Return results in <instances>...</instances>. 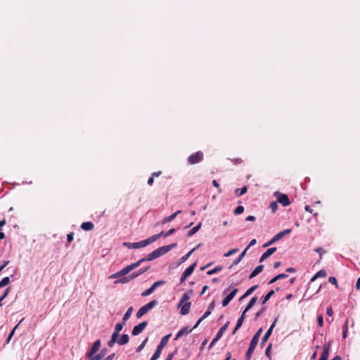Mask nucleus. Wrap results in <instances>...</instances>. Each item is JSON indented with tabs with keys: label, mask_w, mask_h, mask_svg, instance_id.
<instances>
[{
	"label": "nucleus",
	"mask_w": 360,
	"mask_h": 360,
	"mask_svg": "<svg viewBox=\"0 0 360 360\" xmlns=\"http://www.w3.org/2000/svg\"><path fill=\"white\" fill-rule=\"evenodd\" d=\"M247 190H248L247 186H243L240 188L236 189L235 193L237 196H240V195L245 194L247 192Z\"/></svg>",
	"instance_id": "obj_31"
},
{
	"label": "nucleus",
	"mask_w": 360,
	"mask_h": 360,
	"mask_svg": "<svg viewBox=\"0 0 360 360\" xmlns=\"http://www.w3.org/2000/svg\"><path fill=\"white\" fill-rule=\"evenodd\" d=\"M229 322L227 321L219 330V331L217 332L216 336L217 338H219V339L221 338V336L223 335L224 333L225 332V330L227 329L228 326H229Z\"/></svg>",
	"instance_id": "obj_25"
},
{
	"label": "nucleus",
	"mask_w": 360,
	"mask_h": 360,
	"mask_svg": "<svg viewBox=\"0 0 360 360\" xmlns=\"http://www.w3.org/2000/svg\"><path fill=\"white\" fill-rule=\"evenodd\" d=\"M202 243L198 244L196 247L190 250L188 253H186L184 256L181 257L180 259V262L183 263L186 262L190 256L193 254V252L196 250L198 248L201 246Z\"/></svg>",
	"instance_id": "obj_16"
},
{
	"label": "nucleus",
	"mask_w": 360,
	"mask_h": 360,
	"mask_svg": "<svg viewBox=\"0 0 360 360\" xmlns=\"http://www.w3.org/2000/svg\"><path fill=\"white\" fill-rule=\"evenodd\" d=\"M123 245H124V246H125L129 249H136V248H143V247H146V246L150 245V241L147 238L146 240H141V241L136 242V243L124 242L123 243Z\"/></svg>",
	"instance_id": "obj_4"
},
{
	"label": "nucleus",
	"mask_w": 360,
	"mask_h": 360,
	"mask_svg": "<svg viewBox=\"0 0 360 360\" xmlns=\"http://www.w3.org/2000/svg\"><path fill=\"white\" fill-rule=\"evenodd\" d=\"M272 344H269L268 347L266 349L265 354L268 358H271V349Z\"/></svg>",
	"instance_id": "obj_52"
},
{
	"label": "nucleus",
	"mask_w": 360,
	"mask_h": 360,
	"mask_svg": "<svg viewBox=\"0 0 360 360\" xmlns=\"http://www.w3.org/2000/svg\"><path fill=\"white\" fill-rule=\"evenodd\" d=\"M271 333V330H267V331L265 333L264 335L262 338L261 345H264V344L268 340Z\"/></svg>",
	"instance_id": "obj_32"
},
{
	"label": "nucleus",
	"mask_w": 360,
	"mask_h": 360,
	"mask_svg": "<svg viewBox=\"0 0 360 360\" xmlns=\"http://www.w3.org/2000/svg\"><path fill=\"white\" fill-rule=\"evenodd\" d=\"M221 269H222L221 266H217L214 267L213 269L208 271L207 274L208 275H212L214 274H217V273L219 272Z\"/></svg>",
	"instance_id": "obj_39"
},
{
	"label": "nucleus",
	"mask_w": 360,
	"mask_h": 360,
	"mask_svg": "<svg viewBox=\"0 0 360 360\" xmlns=\"http://www.w3.org/2000/svg\"><path fill=\"white\" fill-rule=\"evenodd\" d=\"M181 212V210H177L176 212H175L174 213H173L172 214H171L170 216L167 217H165L162 219V224H165L167 222H169V221H172L173 219H174L176 216L180 214Z\"/></svg>",
	"instance_id": "obj_18"
},
{
	"label": "nucleus",
	"mask_w": 360,
	"mask_h": 360,
	"mask_svg": "<svg viewBox=\"0 0 360 360\" xmlns=\"http://www.w3.org/2000/svg\"><path fill=\"white\" fill-rule=\"evenodd\" d=\"M94 227V225L91 221L83 222L81 225V229L84 231H91Z\"/></svg>",
	"instance_id": "obj_19"
},
{
	"label": "nucleus",
	"mask_w": 360,
	"mask_h": 360,
	"mask_svg": "<svg viewBox=\"0 0 360 360\" xmlns=\"http://www.w3.org/2000/svg\"><path fill=\"white\" fill-rule=\"evenodd\" d=\"M10 283V278L8 276L4 277L1 281H0V288H4V286L7 285Z\"/></svg>",
	"instance_id": "obj_38"
},
{
	"label": "nucleus",
	"mask_w": 360,
	"mask_h": 360,
	"mask_svg": "<svg viewBox=\"0 0 360 360\" xmlns=\"http://www.w3.org/2000/svg\"><path fill=\"white\" fill-rule=\"evenodd\" d=\"M193 329H194V328H193L192 329H188V326L181 328L176 335L174 340H177L178 338H179L180 337H181L184 335L188 334L189 333H191Z\"/></svg>",
	"instance_id": "obj_15"
},
{
	"label": "nucleus",
	"mask_w": 360,
	"mask_h": 360,
	"mask_svg": "<svg viewBox=\"0 0 360 360\" xmlns=\"http://www.w3.org/2000/svg\"><path fill=\"white\" fill-rule=\"evenodd\" d=\"M162 353V350L159 349V348L157 347L155 352H154L153 355L150 358V360H157L160 358Z\"/></svg>",
	"instance_id": "obj_36"
},
{
	"label": "nucleus",
	"mask_w": 360,
	"mask_h": 360,
	"mask_svg": "<svg viewBox=\"0 0 360 360\" xmlns=\"http://www.w3.org/2000/svg\"><path fill=\"white\" fill-rule=\"evenodd\" d=\"M327 276V272L325 269L319 271L311 279V281H314L318 278H324Z\"/></svg>",
	"instance_id": "obj_21"
},
{
	"label": "nucleus",
	"mask_w": 360,
	"mask_h": 360,
	"mask_svg": "<svg viewBox=\"0 0 360 360\" xmlns=\"http://www.w3.org/2000/svg\"><path fill=\"white\" fill-rule=\"evenodd\" d=\"M258 341H259V339H257V338L252 337V338L250 341L249 347L255 349L258 343Z\"/></svg>",
	"instance_id": "obj_40"
},
{
	"label": "nucleus",
	"mask_w": 360,
	"mask_h": 360,
	"mask_svg": "<svg viewBox=\"0 0 360 360\" xmlns=\"http://www.w3.org/2000/svg\"><path fill=\"white\" fill-rule=\"evenodd\" d=\"M196 264H197V263L194 262L193 264H191V266H189L188 268L186 269V270L184 271V273L182 274V275L180 278L181 283H183L186 280V278L190 275L192 274V273L193 272V271L196 266Z\"/></svg>",
	"instance_id": "obj_7"
},
{
	"label": "nucleus",
	"mask_w": 360,
	"mask_h": 360,
	"mask_svg": "<svg viewBox=\"0 0 360 360\" xmlns=\"http://www.w3.org/2000/svg\"><path fill=\"white\" fill-rule=\"evenodd\" d=\"M318 324L320 327L323 326V318L322 315H319L317 318Z\"/></svg>",
	"instance_id": "obj_56"
},
{
	"label": "nucleus",
	"mask_w": 360,
	"mask_h": 360,
	"mask_svg": "<svg viewBox=\"0 0 360 360\" xmlns=\"http://www.w3.org/2000/svg\"><path fill=\"white\" fill-rule=\"evenodd\" d=\"M101 342L100 340H97L96 341H95L94 342L91 349L86 353V356H94L96 353L99 350V349L101 347Z\"/></svg>",
	"instance_id": "obj_9"
},
{
	"label": "nucleus",
	"mask_w": 360,
	"mask_h": 360,
	"mask_svg": "<svg viewBox=\"0 0 360 360\" xmlns=\"http://www.w3.org/2000/svg\"><path fill=\"white\" fill-rule=\"evenodd\" d=\"M212 185L218 189L219 193L221 192V190H220L219 184V183L216 180H213L212 181Z\"/></svg>",
	"instance_id": "obj_61"
},
{
	"label": "nucleus",
	"mask_w": 360,
	"mask_h": 360,
	"mask_svg": "<svg viewBox=\"0 0 360 360\" xmlns=\"http://www.w3.org/2000/svg\"><path fill=\"white\" fill-rule=\"evenodd\" d=\"M238 292L237 288H234L222 301V306L226 307L233 300Z\"/></svg>",
	"instance_id": "obj_11"
},
{
	"label": "nucleus",
	"mask_w": 360,
	"mask_h": 360,
	"mask_svg": "<svg viewBox=\"0 0 360 360\" xmlns=\"http://www.w3.org/2000/svg\"><path fill=\"white\" fill-rule=\"evenodd\" d=\"M171 335H172V334H168V335L164 336L161 339V341L157 347L159 348V349L162 350V349L167 345Z\"/></svg>",
	"instance_id": "obj_14"
},
{
	"label": "nucleus",
	"mask_w": 360,
	"mask_h": 360,
	"mask_svg": "<svg viewBox=\"0 0 360 360\" xmlns=\"http://www.w3.org/2000/svg\"><path fill=\"white\" fill-rule=\"evenodd\" d=\"M105 349H102L100 353L94 355V360H101L105 356Z\"/></svg>",
	"instance_id": "obj_37"
},
{
	"label": "nucleus",
	"mask_w": 360,
	"mask_h": 360,
	"mask_svg": "<svg viewBox=\"0 0 360 360\" xmlns=\"http://www.w3.org/2000/svg\"><path fill=\"white\" fill-rule=\"evenodd\" d=\"M257 300V297H253L251 298V300H250L249 303L248 304L247 307H245V311H248L250 310L256 303Z\"/></svg>",
	"instance_id": "obj_29"
},
{
	"label": "nucleus",
	"mask_w": 360,
	"mask_h": 360,
	"mask_svg": "<svg viewBox=\"0 0 360 360\" xmlns=\"http://www.w3.org/2000/svg\"><path fill=\"white\" fill-rule=\"evenodd\" d=\"M211 311L210 310H207V311L205 312V314L202 315V316H201L198 320V321L196 322V323L195 324V326H193V328H196L198 325L205 319L207 318L210 314H211Z\"/></svg>",
	"instance_id": "obj_26"
},
{
	"label": "nucleus",
	"mask_w": 360,
	"mask_h": 360,
	"mask_svg": "<svg viewBox=\"0 0 360 360\" xmlns=\"http://www.w3.org/2000/svg\"><path fill=\"white\" fill-rule=\"evenodd\" d=\"M155 289L153 288L152 286H150L148 289H147L146 290L143 291L142 293H141V295L143 297H145V296H148V295H151L153 292H154Z\"/></svg>",
	"instance_id": "obj_42"
},
{
	"label": "nucleus",
	"mask_w": 360,
	"mask_h": 360,
	"mask_svg": "<svg viewBox=\"0 0 360 360\" xmlns=\"http://www.w3.org/2000/svg\"><path fill=\"white\" fill-rule=\"evenodd\" d=\"M330 348V342H328V344H326L323 346V352L321 353L319 360H328Z\"/></svg>",
	"instance_id": "obj_12"
},
{
	"label": "nucleus",
	"mask_w": 360,
	"mask_h": 360,
	"mask_svg": "<svg viewBox=\"0 0 360 360\" xmlns=\"http://www.w3.org/2000/svg\"><path fill=\"white\" fill-rule=\"evenodd\" d=\"M132 311H133V307H130L127 311H126V313L124 314V315L122 317V321L126 322L131 316V314H132Z\"/></svg>",
	"instance_id": "obj_28"
},
{
	"label": "nucleus",
	"mask_w": 360,
	"mask_h": 360,
	"mask_svg": "<svg viewBox=\"0 0 360 360\" xmlns=\"http://www.w3.org/2000/svg\"><path fill=\"white\" fill-rule=\"evenodd\" d=\"M147 325L148 323L146 321H143L142 323L138 324L137 326L134 327L131 331V334L134 336L138 335L139 334L142 333V331L146 328Z\"/></svg>",
	"instance_id": "obj_10"
},
{
	"label": "nucleus",
	"mask_w": 360,
	"mask_h": 360,
	"mask_svg": "<svg viewBox=\"0 0 360 360\" xmlns=\"http://www.w3.org/2000/svg\"><path fill=\"white\" fill-rule=\"evenodd\" d=\"M326 314L329 316H333V308L332 307H328L326 309Z\"/></svg>",
	"instance_id": "obj_58"
},
{
	"label": "nucleus",
	"mask_w": 360,
	"mask_h": 360,
	"mask_svg": "<svg viewBox=\"0 0 360 360\" xmlns=\"http://www.w3.org/2000/svg\"><path fill=\"white\" fill-rule=\"evenodd\" d=\"M158 257H158V254L156 253V250H155L154 251H153L152 252L148 254L146 257L139 259V261H137L135 263H132V264L127 266L126 267H124L122 270H120V271L116 272L115 274H113L111 276H110L109 278H117L119 276L127 275L131 271H132L134 269H136L138 266H139L142 262H143L145 261H152V260H154V259H157Z\"/></svg>",
	"instance_id": "obj_1"
},
{
	"label": "nucleus",
	"mask_w": 360,
	"mask_h": 360,
	"mask_svg": "<svg viewBox=\"0 0 360 360\" xmlns=\"http://www.w3.org/2000/svg\"><path fill=\"white\" fill-rule=\"evenodd\" d=\"M244 212V207L243 206H238L233 211L234 214L238 215Z\"/></svg>",
	"instance_id": "obj_45"
},
{
	"label": "nucleus",
	"mask_w": 360,
	"mask_h": 360,
	"mask_svg": "<svg viewBox=\"0 0 360 360\" xmlns=\"http://www.w3.org/2000/svg\"><path fill=\"white\" fill-rule=\"evenodd\" d=\"M258 285H255L247 290V291L245 292V296H249L256 289H257Z\"/></svg>",
	"instance_id": "obj_41"
},
{
	"label": "nucleus",
	"mask_w": 360,
	"mask_h": 360,
	"mask_svg": "<svg viewBox=\"0 0 360 360\" xmlns=\"http://www.w3.org/2000/svg\"><path fill=\"white\" fill-rule=\"evenodd\" d=\"M129 337L127 334L122 335L121 338L118 340L117 343L120 345H124L129 342Z\"/></svg>",
	"instance_id": "obj_22"
},
{
	"label": "nucleus",
	"mask_w": 360,
	"mask_h": 360,
	"mask_svg": "<svg viewBox=\"0 0 360 360\" xmlns=\"http://www.w3.org/2000/svg\"><path fill=\"white\" fill-rule=\"evenodd\" d=\"M263 269H264V265L261 264V265L257 266L252 271V273L249 276V278L251 279V278L255 277L256 276H257L259 274H260L263 271Z\"/></svg>",
	"instance_id": "obj_17"
},
{
	"label": "nucleus",
	"mask_w": 360,
	"mask_h": 360,
	"mask_svg": "<svg viewBox=\"0 0 360 360\" xmlns=\"http://www.w3.org/2000/svg\"><path fill=\"white\" fill-rule=\"evenodd\" d=\"M270 209L273 212H275L278 209L277 202H271L269 205Z\"/></svg>",
	"instance_id": "obj_50"
},
{
	"label": "nucleus",
	"mask_w": 360,
	"mask_h": 360,
	"mask_svg": "<svg viewBox=\"0 0 360 360\" xmlns=\"http://www.w3.org/2000/svg\"><path fill=\"white\" fill-rule=\"evenodd\" d=\"M262 332V328H259L257 333L254 335V338H257V339L259 340V338H260V335H261V333Z\"/></svg>",
	"instance_id": "obj_63"
},
{
	"label": "nucleus",
	"mask_w": 360,
	"mask_h": 360,
	"mask_svg": "<svg viewBox=\"0 0 360 360\" xmlns=\"http://www.w3.org/2000/svg\"><path fill=\"white\" fill-rule=\"evenodd\" d=\"M158 304V301L156 300H152L150 302L147 303L144 305V307L146 308L148 311L150 310L152 308L155 307Z\"/></svg>",
	"instance_id": "obj_30"
},
{
	"label": "nucleus",
	"mask_w": 360,
	"mask_h": 360,
	"mask_svg": "<svg viewBox=\"0 0 360 360\" xmlns=\"http://www.w3.org/2000/svg\"><path fill=\"white\" fill-rule=\"evenodd\" d=\"M356 289L358 291H360V277L357 279L356 283Z\"/></svg>",
	"instance_id": "obj_64"
},
{
	"label": "nucleus",
	"mask_w": 360,
	"mask_h": 360,
	"mask_svg": "<svg viewBox=\"0 0 360 360\" xmlns=\"http://www.w3.org/2000/svg\"><path fill=\"white\" fill-rule=\"evenodd\" d=\"M175 229L172 228L171 229H169L167 233H165V237H167L172 234H173L174 232H175Z\"/></svg>",
	"instance_id": "obj_60"
},
{
	"label": "nucleus",
	"mask_w": 360,
	"mask_h": 360,
	"mask_svg": "<svg viewBox=\"0 0 360 360\" xmlns=\"http://www.w3.org/2000/svg\"><path fill=\"white\" fill-rule=\"evenodd\" d=\"M276 251V248H271L266 250L259 259V262H262L264 259L270 257Z\"/></svg>",
	"instance_id": "obj_13"
},
{
	"label": "nucleus",
	"mask_w": 360,
	"mask_h": 360,
	"mask_svg": "<svg viewBox=\"0 0 360 360\" xmlns=\"http://www.w3.org/2000/svg\"><path fill=\"white\" fill-rule=\"evenodd\" d=\"M191 302H186L183 304L181 309V314L182 315H186L189 313L190 308H191Z\"/></svg>",
	"instance_id": "obj_20"
},
{
	"label": "nucleus",
	"mask_w": 360,
	"mask_h": 360,
	"mask_svg": "<svg viewBox=\"0 0 360 360\" xmlns=\"http://www.w3.org/2000/svg\"><path fill=\"white\" fill-rule=\"evenodd\" d=\"M248 249V247H246V248L240 253V255L238 256L239 259H243V258L245 257L246 252Z\"/></svg>",
	"instance_id": "obj_62"
},
{
	"label": "nucleus",
	"mask_w": 360,
	"mask_h": 360,
	"mask_svg": "<svg viewBox=\"0 0 360 360\" xmlns=\"http://www.w3.org/2000/svg\"><path fill=\"white\" fill-rule=\"evenodd\" d=\"M148 269H149V266L143 267V268L140 269L137 271H134V273L129 275L128 276H124L125 275L119 276L118 278H120V280L115 281V283H129L134 278H135L138 277L139 276H140L141 274L145 273L146 271H148Z\"/></svg>",
	"instance_id": "obj_2"
},
{
	"label": "nucleus",
	"mask_w": 360,
	"mask_h": 360,
	"mask_svg": "<svg viewBox=\"0 0 360 360\" xmlns=\"http://www.w3.org/2000/svg\"><path fill=\"white\" fill-rule=\"evenodd\" d=\"M328 282L330 283L331 284L335 285L336 288H338V285L335 277L330 276L328 278Z\"/></svg>",
	"instance_id": "obj_49"
},
{
	"label": "nucleus",
	"mask_w": 360,
	"mask_h": 360,
	"mask_svg": "<svg viewBox=\"0 0 360 360\" xmlns=\"http://www.w3.org/2000/svg\"><path fill=\"white\" fill-rule=\"evenodd\" d=\"M147 341H148V338H146L145 340H143V342L136 348V352H140L145 347Z\"/></svg>",
	"instance_id": "obj_51"
},
{
	"label": "nucleus",
	"mask_w": 360,
	"mask_h": 360,
	"mask_svg": "<svg viewBox=\"0 0 360 360\" xmlns=\"http://www.w3.org/2000/svg\"><path fill=\"white\" fill-rule=\"evenodd\" d=\"M347 324H348V321H346L345 325H344V328H343V338H345L346 336H347V330H348V326H347Z\"/></svg>",
	"instance_id": "obj_54"
},
{
	"label": "nucleus",
	"mask_w": 360,
	"mask_h": 360,
	"mask_svg": "<svg viewBox=\"0 0 360 360\" xmlns=\"http://www.w3.org/2000/svg\"><path fill=\"white\" fill-rule=\"evenodd\" d=\"M243 321L244 319H243V318H239L238 319L236 326L233 331V334H234L236 332V330H238L239 328L242 326Z\"/></svg>",
	"instance_id": "obj_43"
},
{
	"label": "nucleus",
	"mask_w": 360,
	"mask_h": 360,
	"mask_svg": "<svg viewBox=\"0 0 360 360\" xmlns=\"http://www.w3.org/2000/svg\"><path fill=\"white\" fill-rule=\"evenodd\" d=\"M190 299V296L188 293H184L181 298L179 305H181L185 302L188 301Z\"/></svg>",
	"instance_id": "obj_46"
},
{
	"label": "nucleus",
	"mask_w": 360,
	"mask_h": 360,
	"mask_svg": "<svg viewBox=\"0 0 360 360\" xmlns=\"http://www.w3.org/2000/svg\"><path fill=\"white\" fill-rule=\"evenodd\" d=\"M125 324H126V322H124V321H123L122 320V322H120V323H117L115 325V330H114V331H115V332H116V333H120V332L122 330V328H123V327H124V326Z\"/></svg>",
	"instance_id": "obj_34"
},
{
	"label": "nucleus",
	"mask_w": 360,
	"mask_h": 360,
	"mask_svg": "<svg viewBox=\"0 0 360 360\" xmlns=\"http://www.w3.org/2000/svg\"><path fill=\"white\" fill-rule=\"evenodd\" d=\"M18 324L16 325L13 328V330L10 332L9 335H8V337L6 340V343L8 344L11 340V338H13L14 333H15V329L18 328Z\"/></svg>",
	"instance_id": "obj_44"
},
{
	"label": "nucleus",
	"mask_w": 360,
	"mask_h": 360,
	"mask_svg": "<svg viewBox=\"0 0 360 360\" xmlns=\"http://www.w3.org/2000/svg\"><path fill=\"white\" fill-rule=\"evenodd\" d=\"M74 239V233L71 232L68 234L67 236V240L69 243H70Z\"/></svg>",
	"instance_id": "obj_55"
},
{
	"label": "nucleus",
	"mask_w": 360,
	"mask_h": 360,
	"mask_svg": "<svg viewBox=\"0 0 360 360\" xmlns=\"http://www.w3.org/2000/svg\"><path fill=\"white\" fill-rule=\"evenodd\" d=\"M204 154L202 151H197L189 155L188 162L190 165H195L201 162L203 159Z\"/></svg>",
	"instance_id": "obj_5"
},
{
	"label": "nucleus",
	"mask_w": 360,
	"mask_h": 360,
	"mask_svg": "<svg viewBox=\"0 0 360 360\" xmlns=\"http://www.w3.org/2000/svg\"><path fill=\"white\" fill-rule=\"evenodd\" d=\"M254 349L249 347L247 352H246V360H250L251 359L252 354L254 352Z\"/></svg>",
	"instance_id": "obj_47"
},
{
	"label": "nucleus",
	"mask_w": 360,
	"mask_h": 360,
	"mask_svg": "<svg viewBox=\"0 0 360 360\" xmlns=\"http://www.w3.org/2000/svg\"><path fill=\"white\" fill-rule=\"evenodd\" d=\"M9 264V260L4 261L3 264L0 266V274L4 270V269Z\"/></svg>",
	"instance_id": "obj_57"
},
{
	"label": "nucleus",
	"mask_w": 360,
	"mask_h": 360,
	"mask_svg": "<svg viewBox=\"0 0 360 360\" xmlns=\"http://www.w3.org/2000/svg\"><path fill=\"white\" fill-rule=\"evenodd\" d=\"M238 251V249H237V248L232 249V250H229L228 252L225 253L224 256L230 257V256L233 255V254L236 253Z\"/></svg>",
	"instance_id": "obj_53"
},
{
	"label": "nucleus",
	"mask_w": 360,
	"mask_h": 360,
	"mask_svg": "<svg viewBox=\"0 0 360 360\" xmlns=\"http://www.w3.org/2000/svg\"><path fill=\"white\" fill-rule=\"evenodd\" d=\"M275 195L277 198V202L281 203L283 206L285 207L290 204V201L286 194L276 192Z\"/></svg>",
	"instance_id": "obj_6"
},
{
	"label": "nucleus",
	"mask_w": 360,
	"mask_h": 360,
	"mask_svg": "<svg viewBox=\"0 0 360 360\" xmlns=\"http://www.w3.org/2000/svg\"><path fill=\"white\" fill-rule=\"evenodd\" d=\"M148 311L146 309V308L144 307V306L141 307L139 311L136 313V317L141 318L142 316H143L145 314H146Z\"/></svg>",
	"instance_id": "obj_35"
},
{
	"label": "nucleus",
	"mask_w": 360,
	"mask_h": 360,
	"mask_svg": "<svg viewBox=\"0 0 360 360\" xmlns=\"http://www.w3.org/2000/svg\"><path fill=\"white\" fill-rule=\"evenodd\" d=\"M274 294V290H270L265 296L261 298L262 304H264L270 297Z\"/></svg>",
	"instance_id": "obj_27"
},
{
	"label": "nucleus",
	"mask_w": 360,
	"mask_h": 360,
	"mask_svg": "<svg viewBox=\"0 0 360 360\" xmlns=\"http://www.w3.org/2000/svg\"><path fill=\"white\" fill-rule=\"evenodd\" d=\"M290 232H291V229H285V230L278 233L269 242L265 243L263 245V247L266 248V247H268V246L275 243L276 242L281 240L282 238H283L285 236L290 233Z\"/></svg>",
	"instance_id": "obj_3"
},
{
	"label": "nucleus",
	"mask_w": 360,
	"mask_h": 360,
	"mask_svg": "<svg viewBox=\"0 0 360 360\" xmlns=\"http://www.w3.org/2000/svg\"><path fill=\"white\" fill-rule=\"evenodd\" d=\"M176 246V243H172L169 245L162 246L156 249V253L158 254V257H160L162 255H164L165 254L167 253L169 251H170L172 249L174 248Z\"/></svg>",
	"instance_id": "obj_8"
},
{
	"label": "nucleus",
	"mask_w": 360,
	"mask_h": 360,
	"mask_svg": "<svg viewBox=\"0 0 360 360\" xmlns=\"http://www.w3.org/2000/svg\"><path fill=\"white\" fill-rule=\"evenodd\" d=\"M202 226V223L200 222L197 226L193 227L188 232V234L187 236L188 237H191L193 235H194L195 233H197L200 229L201 228Z\"/></svg>",
	"instance_id": "obj_23"
},
{
	"label": "nucleus",
	"mask_w": 360,
	"mask_h": 360,
	"mask_svg": "<svg viewBox=\"0 0 360 360\" xmlns=\"http://www.w3.org/2000/svg\"><path fill=\"white\" fill-rule=\"evenodd\" d=\"M165 233L163 231H162L158 234L153 235L150 237L148 238V240L150 241V244L158 240L162 236H165Z\"/></svg>",
	"instance_id": "obj_24"
},
{
	"label": "nucleus",
	"mask_w": 360,
	"mask_h": 360,
	"mask_svg": "<svg viewBox=\"0 0 360 360\" xmlns=\"http://www.w3.org/2000/svg\"><path fill=\"white\" fill-rule=\"evenodd\" d=\"M11 287H8L4 294L0 297V307L3 305L2 301L8 296L11 291Z\"/></svg>",
	"instance_id": "obj_33"
},
{
	"label": "nucleus",
	"mask_w": 360,
	"mask_h": 360,
	"mask_svg": "<svg viewBox=\"0 0 360 360\" xmlns=\"http://www.w3.org/2000/svg\"><path fill=\"white\" fill-rule=\"evenodd\" d=\"M119 336V333H116V332H113L112 334V336H111V339H112L113 340H115V341H118L117 340V338Z\"/></svg>",
	"instance_id": "obj_59"
},
{
	"label": "nucleus",
	"mask_w": 360,
	"mask_h": 360,
	"mask_svg": "<svg viewBox=\"0 0 360 360\" xmlns=\"http://www.w3.org/2000/svg\"><path fill=\"white\" fill-rule=\"evenodd\" d=\"M165 283V281H158L155 282L151 286L153 287V288H154L155 290L158 287L162 285Z\"/></svg>",
	"instance_id": "obj_48"
}]
</instances>
